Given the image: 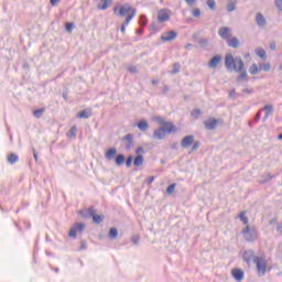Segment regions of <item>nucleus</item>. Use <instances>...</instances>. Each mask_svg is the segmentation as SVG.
Wrapping results in <instances>:
<instances>
[{"mask_svg": "<svg viewBox=\"0 0 282 282\" xmlns=\"http://www.w3.org/2000/svg\"><path fill=\"white\" fill-rule=\"evenodd\" d=\"M225 67L226 69H228V72H237L238 74H240L237 80H242V78H246V76H248V73L243 70L246 64L243 63V59H241L240 56L235 57L230 53L226 54Z\"/></svg>", "mask_w": 282, "mask_h": 282, "instance_id": "nucleus-1", "label": "nucleus"}, {"mask_svg": "<svg viewBox=\"0 0 282 282\" xmlns=\"http://www.w3.org/2000/svg\"><path fill=\"white\" fill-rule=\"evenodd\" d=\"M113 13L120 19L126 17V20L121 25V33L124 34L127 25H129L135 14H138V10H135V8H133L131 4L126 3L123 6H116L113 8Z\"/></svg>", "mask_w": 282, "mask_h": 282, "instance_id": "nucleus-2", "label": "nucleus"}, {"mask_svg": "<svg viewBox=\"0 0 282 282\" xmlns=\"http://www.w3.org/2000/svg\"><path fill=\"white\" fill-rule=\"evenodd\" d=\"M82 217L84 219H93L94 224H101V221H105V215H98L96 214V208L89 207L88 209H84L79 212Z\"/></svg>", "mask_w": 282, "mask_h": 282, "instance_id": "nucleus-3", "label": "nucleus"}, {"mask_svg": "<svg viewBox=\"0 0 282 282\" xmlns=\"http://www.w3.org/2000/svg\"><path fill=\"white\" fill-rule=\"evenodd\" d=\"M254 263L257 265L258 276H265V272H268V260L259 257L254 259Z\"/></svg>", "mask_w": 282, "mask_h": 282, "instance_id": "nucleus-4", "label": "nucleus"}, {"mask_svg": "<svg viewBox=\"0 0 282 282\" xmlns=\"http://www.w3.org/2000/svg\"><path fill=\"white\" fill-rule=\"evenodd\" d=\"M166 133H173V127L170 128H159L158 130H154L153 138L154 140H164L166 138Z\"/></svg>", "mask_w": 282, "mask_h": 282, "instance_id": "nucleus-5", "label": "nucleus"}, {"mask_svg": "<svg viewBox=\"0 0 282 282\" xmlns=\"http://www.w3.org/2000/svg\"><path fill=\"white\" fill-rule=\"evenodd\" d=\"M242 235L246 241H254L257 239V229L250 226H247L242 230Z\"/></svg>", "mask_w": 282, "mask_h": 282, "instance_id": "nucleus-6", "label": "nucleus"}, {"mask_svg": "<svg viewBox=\"0 0 282 282\" xmlns=\"http://www.w3.org/2000/svg\"><path fill=\"white\" fill-rule=\"evenodd\" d=\"M217 124H219V119H215L213 117L204 121V127L207 131H215V129H217Z\"/></svg>", "mask_w": 282, "mask_h": 282, "instance_id": "nucleus-7", "label": "nucleus"}, {"mask_svg": "<svg viewBox=\"0 0 282 282\" xmlns=\"http://www.w3.org/2000/svg\"><path fill=\"white\" fill-rule=\"evenodd\" d=\"M171 14L169 13V10L166 9H161L158 12V21L159 23H166V21H170Z\"/></svg>", "mask_w": 282, "mask_h": 282, "instance_id": "nucleus-8", "label": "nucleus"}, {"mask_svg": "<svg viewBox=\"0 0 282 282\" xmlns=\"http://www.w3.org/2000/svg\"><path fill=\"white\" fill-rule=\"evenodd\" d=\"M242 259H243L245 263H248V265H250L251 261H253V263H254V260L259 259V257L254 256V251L247 250L243 252Z\"/></svg>", "mask_w": 282, "mask_h": 282, "instance_id": "nucleus-9", "label": "nucleus"}, {"mask_svg": "<svg viewBox=\"0 0 282 282\" xmlns=\"http://www.w3.org/2000/svg\"><path fill=\"white\" fill-rule=\"evenodd\" d=\"M176 39H177V32L175 31H167L161 35V41H163L164 43L170 41H175Z\"/></svg>", "mask_w": 282, "mask_h": 282, "instance_id": "nucleus-10", "label": "nucleus"}, {"mask_svg": "<svg viewBox=\"0 0 282 282\" xmlns=\"http://www.w3.org/2000/svg\"><path fill=\"white\" fill-rule=\"evenodd\" d=\"M122 141L126 142L124 149L126 151H131L133 149V134L128 133L122 138Z\"/></svg>", "mask_w": 282, "mask_h": 282, "instance_id": "nucleus-11", "label": "nucleus"}, {"mask_svg": "<svg viewBox=\"0 0 282 282\" xmlns=\"http://www.w3.org/2000/svg\"><path fill=\"white\" fill-rule=\"evenodd\" d=\"M231 276L235 279L237 282H241L245 278L243 270L239 268H235L231 270Z\"/></svg>", "mask_w": 282, "mask_h": 282, "instance_id": "nucleus-12", "label": "nucleus"}, {"mask_svg": "<svg viewBox=\"0 0 282 282\" xmlns=\"http://www.w3.org/2000/svg\"><path fill=\"white\" fill-rule=\"evenodd\" d=\"M194 142H195V137L189 134L183 138L181 142V147L183 149H188V147H191V144H194Z\"/></svg>", "mask_w": 282, "mask_h": 282, "instance_id": "nucleus-13", "label": "nucleus"}, {"mask_svg": "<svg viewBox=\"0 0 282 282\" xmlns=\"http://www.w3.org/2000/svg\"><path fill=\"white\" fill-rule=\"evenodd\" d=\"M118 155V149L117 148H110L106 151L105 158L109 162L116 160V156Z\"/></svg>", "mask_w": 282, "mask_h": 282, "instance_id": "nucleus-14", "label": "nucleus"}, {"mask_svg": "<svg viewBox=\"0 0 282 282\" xmlns=\"http://www.w3.org/2000/svg\"><path fill=\"white\" fill-rule=\"evenodd\" d=\"M219 63H221V55H215L208 63V67H210V69H217V67L219 66Z\"/></svg>", "mask_w": 282, "mask_h": 282, "instance_id": "nucleus-15", "label": "nucleus"}, {"mask_svg": "<svg viewBox=\"0 0 282 282\" xmlns=\"http://www.w3.org/2000/svg\"><path fill=\"white\" fill-rule=\"evenodd\" d=\"M256 23L259 28H265L268 25V20L261 13L256 14Z\"/></svg>", "mask_w": 282, "mask_h": 282, "instance_id": "nucleus-16", "label": "nucleus"}, {"mask_svg": "<svg viewBox=\"0 0 282 282\" xmlns=\"http://www.w3.org/2000/svg\"><path fill=\"white\" fill-rule=\"evenodd\" d=\"M126 161L127 156H124V154L122 153L117 154L115 158L116 166H122V164H124Z\"/></svg>", "mask_w": 282, "mask_h": 282, "instance_id": "nucleus-17", "label": "nucleus"}, {"mask_svg": "<svg viewBox=\"0 0 282 282\" xmlns=\"http://www.w3.org/2000/svg\"><path fill=\"white\" fill-rule=\"evenodd\" d=\"M218 34L221 39H228L230 34V28L228 26H223L218 30Z\"/></svg>", "mask_w": 282, "mask_h": 282, "instance_id": "nucleus-18", "label": "nucleus"}, {"mask_svg": "<svg viewBox=\"0 0 282 282\" xmlns=\"http://www.w3.org/2000/svg\"><path fill=\"white\" fill-rule=\"evenodd\" d=\"M227 45L229 47H232L234 50H237V47H239V39L231 37L230 40L227 41Z\"/></svg>", "mask_w": 282, "mask_h": 282, "instance_id": "nucleus-19", "label": "nucleus"}, {"mask_svg": "<svg viewBox=\"0 0 282 282\" xmlns=\"http://www.w3.org/2000/svg\"><path fill=\"white\" fill-rule=\"evenodd\" d=\"M237 10V0H228L227 12H235Z\"/></svg>", "mask_w": 282, "mask_h": 282, "instance_id": "nucleus-20", "label": "nucleus"}, {"mask_svg": "<svg viewBox=\"0 0 282 282\" xmlns=\"http://www.w3.org/2000/svg\"><path fill=\"white\" fill-rule=\"evenodd\" d=\"M133 164L135 167L142 166V164H144V156H142V154H138L133 160Z\"/></svg>", "mask_w": 282, "mask_h": 282, "instance_id": "nucleus-21", "label": "nucleus"}, {"mask_svg": "<svg viewBox=\"0 0 282 282\" xmlns=\"http://www.w3.org/2000/svg\"><path fill=\"white\" fill-rule=\"evenodd\" d=\"M112 0H100L99 4H98V9L99 10H107V8H109V6H111Z\"/></svg>", "mask_w": 282, "mask_h": 282, "instance_id": "nucleus-22", "label": "nucleus"}, {"mask_svg": "<svg viewBox=\"0 0 282 282\" xmlns=\"http://www.w3.org/2000/svg\"><path fill=\"white\" fill-rule=\"evenodd\" d=\"M138 129L141 131H149V122L147 120H141L137 123Z\"/></svg>", "mask_w": 282, "mask_h": 282, "instance_id": "nucleus-23", "label": "nucleus"}, {"mask_svg": "<svg viewBox=\"0 0 282 282\" xmlns=\"http://www.w3.org/2000/svg\"><path fill=\"white\" fill-rule=\"evenodd\" d=\"M262 109L265 111V118H269L272 116V113H274V107L272 105H267Z\"/></svg>", "mask_w": 282, "mask_h": 282, "instance_id": "nucleus-24", "label": "nucleus"}, {"mask_svg": "<svg viewBox=\"0 0 282 282\" xmlns=\"http://www.w3.org/2000/svg\"><path fill=\"white\" fill-rule=\"evenodd\" d=\"M91 117V111L85 109V110H82L78 115H77V118H82V119H87V118H90Z\"/></svg>", "mask_w": 282, "mask_h": 282, "instance_id": "nucleus-25", "label": "nucleus"}, {"mask_svg": "<svg viewBox=\"0 0 282 282\" xmlns=\"http://www.w3.org/2000/svg\"><path fill=\"white\" fill-rule=\"evenodd\" d=\"M8 162L9 164H17L19 162V155L11 153L8 155Z\"/></svg>", "mask_w": 282, "mask_h": 282, "instance_id": "nucleus-26", "label": "nucleus"}, {"mask_svg": "<svg viewBox=\"0 0 282 282\" xmlns=\"http://www.w3.org/2000/svg\"><path fill=\"white\" fill-rule=\"evenodd\" d=\"M109 239H117L118 238V229L116 227H112L109 229L108 232Z\"/></svg>", "mask_w": 282, "mask_h": 282, "instance_id": "nucleus-27", "label": "nucleus"}, {"mask_svg": "<svg viewBox=\"0 0 282 282\" xmlns=\"http://www.w3.org/2000/svg\"><path fill=\"white\" fill-rule=\"evenodd\" d=\"M256 54H257V56H259V58H262V61H265V58H268L265 50H263V48H258L256 51Z\"/></svg>", "mask_w": 282, "mask_h": 282, "instance_id": "nucleus-28", "label": "nucleus"}, {"mask_svg": "<svg viewBox=\"0 0 282 282\" xmlns=\"http://www.w3.org/2000/svg\"><path fill=\"white\" fill-rule=\"evenodd\" d=\"M43 113H45V108H40L33 111V116L35 118H43Z\"/></svg>", "mask_w": 282, "mask_h": 282, "instance_id": "nucleus-29", "label": "nucleus"}, {"mask_svg": "<svg viewBox=\"0 0 282 282\" xmlns=\"http://www.w3.org/2000/svg\"><path fill=\"white\" fill-rule=\"evenodd\" d=\"M249 74L252 76L259 74V66H257V64H252L249 68Z\"/></svg>", "mask_w": 282, "mask_h": 282, "instance_id": "nucleus-30", "label": "nucleus"}, {"mask_svg": "<svg viewBox=\"0 0 282 282\" xmlns=\"http://www.w3.org/2000/svg\"><path fill=\"white\" fill-rule=\"evenodd\" d=\"M180 69H182V65H180V63H174L171 74H180Z\"/></svg>", "mask_w": 282, "mask_h": 282, "instance_id": "nucleus-31", "label": "nucleus"}, {"mask_svg": "<svg viewBox=\"0 0 282 282\" xmlns=\"http://www.w3.org/2000/svg\"><path fill=\"white\" fill-rule=\"evenodd\" d=\"M239 219L240 221H242V224H245V226H248V217L246 216V212H241L239 215Z\"/></svg>", "mask_w": 282, "mask_h": 282, "instance_id": "nucleus-32", "label": "nucleus"}, {"mask_svg": "<svg viewBox=\"0 0 282 282\" xmlns=\"http://www.w3.org/2000/svg\"><path fill=\"white\" fill-rule=\"evenodd\" d=\"M78 131V129L76 128V126H73L69 131L67 132V135L69 138H76V132Z\"/></svg>", "mask_w": 282, "mask_h": 282, "instance_id": "nucleus-33", "label": "nucleus"}, {"mask_svg": "<svg viewBox=\"0 0 282 282\" xmlns=\"http://www.w3.org/2000/svg\"><path fill=\"white\" fill-rule=\"evenodd\" d=\"M171 127H172V133H175V131H176V129H175V127H174V124L173 123H171V122H164L163 123V126L161 127V129H171Z\"/></svg>", "mask_w": 282, "mask_h": 282, "instance_id": "nucleus-34", "label": "nucleus"}, {"mask_svg": "<svg viewBox=\"0 0 282 282\" xmlns=\"http://www.w3.org/2000/svg\"><path fill=\"white\" fill-rule=\"evenodd\" d=\"M74 228H76L77 232H83L85 230V223H77L74 225Z\"/></svg>", "mask_w": 282, "mask_h": 282, "instance_id": "nucleus-35", "label": "nucleus"}, {"mask_svg": "<svg viewBox=\"0 0 282 282\" xmlns=\"http://www.w3.org/2000/svg\"><path fill=\"white\" fill-rule=\"evenodd\" d=\"M207 6L209 9H212L213 11L217 10V2H215V0H208L207 1Z\"/></svg>", "mask_w": 282, "mask_h": 282, "instance_id": "nucleus-36", "label": "nucleus"}, {"mask_svg": "<svg viewBox=\"0 0 282 282\" xmlns=\"http://www.w3.org/2000/svg\"><path fill=\"white\" fill-rule=\"evenodd\" d=\"M192 14L195 19H198V17H202V10H199V8H195L192 10Z\"/></svg>", "mask_w": 282, "mask_h": 282, "instance_id": "nucleus-37", "label": "nucleus"}, {"mask_svg": "<svg viewBox=\"0 0 282 282\" xmlns=\"http://www.w3.org/2000/svg\"><path fill=\"white\" fill-rule=\"evenodd\" d=\"M198 45L200 46V47H208V40L207 39H199L198 40Z\"/></svg>", "mask_w": 282, "mask_h": 282, "instance_id": "nucleus-38", "label": "nucleus"}, {"mask_svg": "<svg viewBox=\"0 0 282 282\" xmlns=\"http://www.w3.org/2000/svg\"><path fill=\"white\" fill-rule=\"evenodd\" d=\"M262 177H263V180L260 181V184H265V183L270 182V180H272V177H274V176H272V174H265Z\"/></svg>", "mask_w": 282, "mask_h": 282, "instance_id": "nucleus-39", "label": "nucleus"}, {"mask_svg": "<svg viewBox=\"0 0 282 282\" xmlns=\"http://www.w3.org/2000/svg\"><path fill=\"white\" fill-rule=\"evenodd\" d=\"M175 186L176 184H171L167 188H166V193L167 195H173V193H175Z\"/></svg>", "mask_w": 282, "mask_h": 282, "instance_id": "nucleus-40", "label": "nucleus"}, {"mask_svg": "<svg viewBox=\"0 0 282 282\" xmlns=\"http://www.w3.org/2000/svg\"><path fill=\"white\" fill-rule=\"evenodd\" d=\"M131 164H133V156L132 155L128 156L127 160H126L127 169H131Z\"/></svg>", "mask_w": 282, "mask_h": 282, "instance_id": "nucleus-41", "label": "nucleus"}, {"mask_svg": "<svg viewBox=\"0 0 282 282\" xmlns=\"http://www.w3.org/2000/svg\"><path fill=\"white\" fill-rule=\"evenodd\" d=\"M78 231L76 230L75 227L70 228L69 232H68V237H72L73 239H76V234Z\"/></svg>", "mask_w": 282, "mask_h": 282, "instance_id": "nucleus-42", "label": "nucleus"}, {"mask_svg": "<svg viewBox=\"0 0 282 282\" xmlns=\"http://www.w3.org/2000/svg\"><path fill=\"white\" fill-rule=\"evenodd\" d=\"M192 116H193V118H199V117L202 116V110H199V109H194V110L192 111Z\"/></svg>", "mask_w": 282, "mask_h": 282, "instance_id": "nucleus-43", "label": "nucleus"}, {"mask_svg": "<svg viewBox=\"0 0 282 282\" xmlns=\"http://www.w3.org/2000/svg\"><path fill=\"white\" fill-rule=\"evenodd\" d=\"M185 3H187L189 8H195V6H197V0H185Z\"/></svg>", "mask_w": 282, "mask_h": 282, "instance_id": "nucleus-44", "label": "nucleus"}, {"mask_svg": "<svg viewBox=\"0 0 282 282\" xmlns=\"http://www.w3.org/2000/svg\"><path fill=\"white\" fill-rule=\"evenodd\" d=\"M139 23L140 25H142V28H144V25H147V15H141L139 19Z\"/></svg>", "mask_w": 282, "mask_h": 282, "instance_id": "nucleus-45", "label": "nucleus"}, {"mask_svg": "<svg viewBox=\"0 0 282 282\" xmlns=\"http://www.w3.org/2000/svg\"><path fill=\"white\" fill-rule=\"evenodd\" d=\"M260 69H263V72H270V63H264L260 66Z\"/></svg>", "mask_w": 282, "mask_h": 282, "instance_id": "nucleus-46", "label": "nucleus"}, {"mask_svg": "<svg viewBox=\"0 0 282 282\" xmlns=\"http://www.w3.org/2000/svg\"><path fill=\"white\" fill-rule=\"evenodd\" d=\"M237 96H241V95L238 94L235 89H231L229 91V98H237Z\"/></svg>", "mask_w": 282, "mask_h": 282, "instance_id": "nucleus-47", "label": "nucleus"}, {"mask_svg": "<svg viewBox=\"0 0 282 282\" xmlns=\"http://www.w3.org/2000/svg\"><path fill=\"white\" fill-rule=\"evenodd\" d=\"M200 145H202V143L199 141H195L192 147V151H197V149H199Z\"/></svg>", "mask_w": 282, "mask_h": 282, "instance_id": "nucleus-48", "label": "nucleus"}, {"mask_svg": "<svg viewBox=\"0 0 282 282\" xmlns=\"http://www.w3.org/2000/svg\"><path fill=\"white\" fill-rule=\"evenodd\" d=\"M128 72H129L130 74H138V67H135V66H130V67H128Z\"/></svg>", "mask_w": 282, "mask_h": 282, "instance_id": "nucleus-49", "label": "nucleus"}, {"mask_svg": "<svg viewBox=\"0 0 282 282\" xmlns=\"http://www.w3.org/2000/svg\"><path fill=\"white\" fill-rule=\"evenodd\" d=\"M131 241H132V243H133L134 246H138V243H139V241H140V236H133V237L131 238Z\"/></svg>", "mask_w": 282, "mask_h": 282, "instance_id": "nucleus-50", "label": "nucleus"}, {"mask_svg": "<svg viewBox=\"0 0 282 282\" xmlns=\"http://www.w3.org/2000/svg\"><path fill=\"white\" fill-rule=\"evenodd\" d=\"M65 28H66V31L72 33V30H74V24L68 22V23H66Z\"/></svg>", "mask_w": 282, "mask_h": 282, "instance_id": "nucleus-51", "label": "nucleus"}, {"mask_svg": "<svg viewBox=\"0 0 282 282\" xmlns=\"http://www.w3.org/2000/svg\"><path fill=\"white\" fill-rule=\"evenodd\" d=\"M135 153H137V155H142V154H144V148L138 147L137 150H135Z\"/></svg>", "mask_w": 282, "mask_h": 282, "instance_id": "nucleus-52", "label": "nucleus"}, {"mask_svg": "<svg viewBox=\"0 0 282 282\" xmlns=\"http://www.w3.org/2000/svg\"><path fill=\"white\" fill-rule=\"evenodd\" d=\"M275 6L280 12H282V0H275Z\"/></svg>", "mask_w": 282, "mask_h": 282, "instance_id": "nucleus-53", "label": "nucleus"}, {"mask_svg": "<svg viewBox=\"0 0 282 282\" xmlns=\"http://www.w3.org/2000/svg\"><path fill=\"white\" fill-rule=\"evenodd\" d=\"M79 250H87V241L83 240V241L80 242V248H79Z\"/></svg>", "mask_w": 282, "mask_h": 282, "instance_id": "nucleus-54", "label": "nucleus"}, {"mask_svg": "<svg viewBox=\"0 0 282 282\" xmlns=\"http://www.w3.org/2000/svg\"><path fill=\"white\" fill-rule=\"evenodd\" d=\"M156 122H159V124H161V127H163L166 121H164V119H162V117H156Z\"/></svg>", "mask_w": 282, "mask_h": 282, "instance_id": "nucleus-55", "label": "nucleus"}, {"mask_svg": "<svg viewBox=\"0 0 282 282\" xmlns=\"http://www.w3.org/2000/svg\"><path fill=\"white\" fill-rule=\"evenodd\" d=\"M261 120V110H259L254 117V122H259Z\"/></svg>", "mask_w": 282, "mask_h": 282, "instance_id": "nucleus-56", "label": "nucleus"}, {"mask_svg": "<svg viewBox=\"0 0 282 282\" xmlns=\"http://www.w3.org/2000/svg\"><path fill=\"white\" fill-rule=\"evenodd\" d=\"M32 151H33V158L35 162H39V154L36 153V149L32 148Z\"/></svg>", "mask_w": 282, "mask_h": 282, "instance_id": "nucleus-57", "label": "nucleus"}, {"mask_svg": "<svg viewBox=\"0 0 282 282\" xmlns=\"http://www.w3.org/2000/svg\"><path fill=\"white\" fill-rule=\"evenodd\" d=\"M253 93H254V90L250 89V88L242 89V94H253Z\"/></svg>", "mask_w": 282, "mask_h": 282, "instance_id": "nucleus-58", "label": "nucleus"}, {"mask_svg": "<svg viewBox=\"0 0 282 282\" xmlns=\"http://www.w3.org/2000/svg\"><path fill=\"white\" fill-rule=\"evenodd\" d=\"M154 180H155V177L150 176L145 182H147V184H153Z\"/></svg>", "mask_w": 282, "mask_h": 282, "instance_id": "nucleus-59", "label": "nucleus"}, {"mask_svg": "<svg viewBox=\"0 0 282 282\" xmlns=\"http://www.w3.org/2000/svg\"><path fill=\"white\" fill-rule=\"evenodd\" d=\"M270 50H272V51L276 50V44L275 43H271L270 44Z\"/></svg>", "mask_w": 282, "mask_h": 282, "instance_id": "nucleus-60", "label": "nucleus"}, {"mask_svg": "<svg viewBox=\"0 0 282 282\" xmlns=\"http://www.w3.org/2000/svg\"><path fill=\"white\" fill-rule=\"evenodd\" d=\"M167 91H170L169 86H164V87H163V94H167Z\"/></svg>", "mask_w": 282, "mask_h": 282, "instance_id": "nucleus-61", "label": "nucleus"}, {"mask_svg": "<svg viewBox=\"0 0 282 282\" xmlns=\"http://www.w3.org/2000/svg\"><path fill=\"white\" fill-rule=\"evenodd\" d=\"M278 232H282V224H279L276 227Z\"/></svg>", "mask_w": 282, "mask_h": 282, "instance_id": "nucleus-62", "label": "nucleus"}, {"mask_svg": "<svg viewBox=\"0 0 282 282\" xmlns=\"http://www.w3.org/2000/svg\"><path fill=\"white\" fill-rule=\"evenodd\" d=\"M61 0H51V6H56V3Z\"/></svg>", "mask_w": 282, "mask_h": 282, "instance_id": "nucleus-63", "label": "nucleus"}, {"mask_svg": "<svg viewBox=\"0 0 282 282\" xmlns=\"http://www.w3.org/2000/svg\"><path fill=\"white\" fill-rule=\"evenodd\" d=\"M143 32H144V29L142 28L138 30V34H142Z\"/></svg>", "mask_w": 282, "mask_h": 282, "instance_id": "nucleus-64", "label": "nucleus"}]
</instances>
